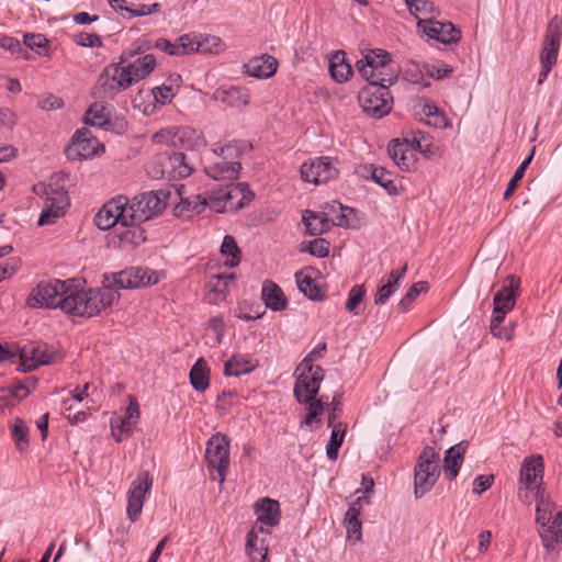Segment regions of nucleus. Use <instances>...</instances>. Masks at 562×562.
<instances>
[{"label":"nucleus","mask_w":562,"mask_h":562,"mask_svg":"<svg viewBox=\"0 0 562 562\" xmlns=\"http://www.w3.org/2000/svg\"><path fill=\"white\" fill-rule=\"evenodd\" d=\"M156 47L169 55L182 56L193 53L220 54L226 48L221 37H175L173 42L160 37Z\"/></svg>","instance_id":"nucleus-7"},{"label":"nucleus","mask_w":562,"mask_h":562,"mask_svg":"<svg viewBox=\"0 0 562 562\" xmlns=\"http://www.w3.org/2000/svg\"><path fill=\"white\" fill-rule=\"evenodd\" d=\"M21 266L19 258H9L0 263V282L13 276Z\"/></svg>","instance_id":"nucleus-59"},{"label":"nucleus","mask_w":562,"mask_h":562,"mask_svg":"<svg viewBox=\"0 0 562 562\" xmlns=\"http://www.w3.org/2000/svg\"><path fill=\"white\" fill-rule=\"evenodd\" d=\"M221 252L227 257L226 266L235 268L240 263L241 251L236 243L235 237L226 235L221 246Z\"/></svg>","instance_id":"nucleus-47"},{"label":"nucleus","mask_w":562,"mask_h":562,"mask_svg":"<svg viewBox=\"0 0 562 562\" xmlns=\"http://www.w3.org/2000/svg\"><path fill=\"white\" fill-rule=\"evenodd\" d=\"M301 178L305 182L321 184L326 183L338 176V169L331 158L321 156L310 159L301 166Z\"/></svg>","instance_id":"nucleus-20"},{"label":"nucleus","mask_w":562,"mask_h":562,"mask_svg":"<svg viewBox=\"0 0 562 562\" xmlns=\"http://www.w3.org/2000/svg\"><path fill=\"white\" fill-rule=\"evenodd\" d=\"M140 52L142 46L134 43L132 48L123 50L119 63L108 65L92 88L93 97L113 99L120 92L145 79L156 67V58L153 54H146L125 65L131 57Z\"/></svg>","instance_id":"nucleus-2"},{"label":"nucleus","mask_w":562,"mask_h":562,"mask_svg":"<svg viewBox=\"0 0 562 562\" xmlns=\"http://www.w3.org/2000/svg\"><path fill=\"white\" fill-rule=\"evenodd\" d=\"M308 252L318 258H325L329 254V243L324 238H316L308 243Z\"/></svg>","instance_id":"nucleus-58"},{"label":"nucleus","mask_w":562,"mask_h":562,"mask_svg":"<svg viewBox=\"0 0 562 562\" xmlns=\"http://www.w3.org/2000/svg\"><path fill=\"white\" fill-rule=\"evenodd\" d=\"M536 520L540 526L539 535L543 547L552 551L562 542V508L550 501L547 492L535 497Z\"/></svg>","instance_id":"nucleus-3"},{"label":"nucleus","mask_w":562,"mask_h":562,"mask_svg":"<svg viewBox=\"0 0 562 562\" xmlns=\"http://www.w3.org/2000/svg\"><path fill=\"white\" fill-rule=\"evenodd\" d=\"M383 83H368L358 94V101L362 111L372 119H382L393 108V95Z\"/></svg>","instance_id":"nucleus-8"},{"label":"nucleus","mask_w":562,"mask_h":562,"mask_svg":"<svg viewBox=\"0 0 562 562\" xmlns=\"http://www.w3.org/2000/svg\"><path fill=\"white\" fill-rule=\"evenodd\" d=\"M29 393H30L29 390L22 384L13 386V387H1L0 389V411H3L7 407L15 405L16 402H20Z\"/></svg>","instance_id":"nucleus-45"},{"label":"nucleus","mask_w":562,"mask_h":562,"mask_svg":"<svg viewBox=\"0 0 562 562\" xmlns=\"http://www.w3.org/2000/svg\"><path fill=\"white\" fill-rule=\"evenodd\" d=\"M157 162L161 166V171H150V176L155 179L186 178L193 171L187 156L181 151L160 154L157 156Z\"/></svg>","instance_id":"nucleus-19"},{"label":"nucleus","mask_w":562,"mask_h":562,"mask_svg":"<svg viewBox=\"0 0 562 562\" xmlns=\"http://www.w3.org/2000/svg\"><path fill=\"white\" fill-rule=\"evenodd\" d=\"M261 299L266 306L274 312L286 310L289 305L288 297L283 290L272 280H265L261 289Z\"/></svg>","instance_id":"nucleus-33"},{"label":"nucleus","mask_w":562,"mask_h":562,"mask_svg":"<svg viewBox=\"0 0 562 562\" xmlns=\"http://www.w3.org/2000/svg\"><path fill=\"white\" fill-rule=\"evenodd\" d=\"M414 472V493L419 498L432 488L440 475L439 454L434 448L423 449Z\"/></svg>","instance_id":"nucleus-11"},{"label":"nucleus","mask_w":562,"mask_h":562,"mask_svg":"<svg viewBox=\"0 0 562 562\" xmlns=\"http://www.w3.org/2000/svg\"><path fill=\"white\" fill-rule=\"evenodd\" d=\"M114 283L121 289H133L156 284L158 273L143 267H131L113 274Z\"/></svg>","instance_id":"nucleus-22"},{"label":"nucleus","mask_w":562,"mask_h":562,"mask_svg":"<svg viewBox=\"0 0 562 562\" xmlns=\"http://www.w3.org/2000/svg\"><path fill=\"white\" fill-rule=\"evenodd\" d=\"M327 207H330L331 224L340 227L352 226L350 218L355 215V210L352 207L344 206L337 201H333Z\"/></svg>","instance_id":"nucleus-46"},{"label":"nucleus","mask_w":562,"mask_h":562,"mask_svg":"<svg viewBox=\"0 0 562 562\" xmlns=\"http://www.w3.org/2000/svg\"><path fill=\"white\" fill-rule=\"evenodd\" d=\"M560 38L561 37H544L539 54L541 70L539 72L538 85H542L544 82L553 66L557 64L561 45Z\"/></svg>","instance_id":"nucleus-28"},{"label":"nucleus","mask_w":562,"mask_h":562,"mask_svg":"<svg viewBox=\"0 0 562 562\" xmlns=\"http://www.w3.org/2000/svg\"><path fill=\"white\" fill-rule=\"evenodd\" d=\"M151 486L153 477L149 472L146 470L139 471L127 492L126 513L132 522L139 519L146 494L150 492Z\"/></svg>","instance_id":"nucleus-17"},{"label":"nucleus","mask_w":562,"mask_h":562,"mask_svg":"<svg viewBox=\"0 0 562 562\" xmlns=\"http://www.w3.org/2000/svg\"><path fill=\"white\" fill-rule=\"evenodd\" d=\"M544 461L542 456L535 454L524 459L518 480L517 495L520 502L530 505L535 497L546 492L543 484Z\"/></svg>","instance_id":"nucleus-6"},{"label":"nucleus","mask_w":562,"mask_h":562,"mask_svg":"<svg viewBox=\"0 0 562 562\" xmlns=\"http://www.w3.org/2000/svg\"><path fill=\"white\" fill-rule=\"evenodd\" d=\"M213 99L225 106L241 109L249 104L250 94L247 88L229 86L216 89L213 93Z\"/></svg>","instance_id":"nucleus-26"},{"label":"nucleus","mask_w":562,"mask_h":562,"mask_svg":"<svg viewBox=\"0 0 562 562\" xmlns=\"http://www.w3.org/2000/svg\"><path fill=\"white\" fill-rule=\"evenodd\" d=\"M65 153L69 160H87L103 154L104 145L83 127L74 134Z\"/></svg>","instance_id":"nucleus-14"},{"label":"nucleus","mask_w":562,"mask_h":562,"mask_svg":"<svg viewBox=\"0 0 562 562\" xmlns=\"http://www.w3.org/2000/svg\"><path fill=\"white\" fill-rule=\"evenodd\" d=\"M408 149L409 146L407 143L401 142L400 139H392L389 144L387 153L392 160L396 162Z\"/></svg>","instance_id":"nucleus-60"},{"label":"nucleus","mask_w":562,"mask_h":562,"mask_svg":"<svg viewBox=\"0 0 562 562\" xmlns=\"http://www.w3.org/2000/svg\"><path fill=\"white\" fill-rule=\"evenodd\" d=\"M268 536H270V531L257 525L247 533L245 549L250 562L266 561L268 554Z\"/></svg>","instance_id":"nucleus-23"},{"label":"nucleus","mask_w":562,"mask_h":562,"mask_svg":"<svg viewBox=\"0 0 562 562\" xmlns=\"http://www.w3.org/2000/svg\"><path fill=\"white\" fill-rule=\"evenodd\" d=\"M302 221L305 225L307 234L316 236L326 233L333 225L330 207H328L327 212H315L306 210L303 213Z\"/></svg>","instance_id":"nucleus-35"},{"label":"nucleus","mask_w":562,"mask_h":562,"mask_svg":"<svg viewBox=\"0 0 562 562\" xmlns=\"http://www.w3.org/2000/svg\"><path fill=\"white\" fill-rule=\"evenodd\" d=\"M69 204V198L65 191H55L53 195L47 196L45 201V206L38 218V225L54 224L57 218L64 216Z\"/></svg>","instance_id":"nucleus-25"},{"label":"nucleus","mask_w":562,"mask_h":562,"mask_svg":"<svg viewBox=\"0 0 562 562\" xmlns=\"http://www.w3.org/2000/svg\"><path fill=\"white\" fill-rule=\"evenodd\" d=\"M363 168L370 172L371 179L384 188L389 194L398 195L401 193L389 170L374 165L364 166Z\"/></svg>","instance_id":"nucleus-42"},{"label":"nucleus","mask_w":562,"mask_h":562,"mask_svg":"<svg viewBox=\"0 0 562 562\" xmlns=\"http://www.w3.org/2000/svg\"><path fill=\"white\" fill-rule=\"evenodd\" d=\"M83 123L109 130L111 125L109 106L100 102L91 104L83 115Z\"/></svg>","instance_id":"nucleus-39"},{"label":"nucleus","mask_w":562,"mask_h":562,"mask_svg":"<svg viewBox=\"0 0 562 562\" xmlns=\"http://www.w3.org/2000/svg\"><path fill=\"white\" fill-rule=\"evenodd\" d=\"M428 290V283L425 281H419L414 283L406 294L398 302V310L401 312H407L412 305V303L416 300V297L422 293Z\"/></svg>","instance_id":"nucleus-52"},{"label":"nucleus","mask_w":562,"mask_h":562,"mask_svg":"<svg viewBox=\"0 0 562 562\" xmlns=\"http://www.w3.org/2000/svg\"><path fill=\"white\" fill-rule=\"evenodd\" d=\"M206 329H210L215 334L216 341L220 344L225 334V322L223 316L211 317L206 322Z\"/></svg>","instance_id":"nucleus-61"},{"label":"nucleus","mask_w":562,"mask_h":562,"mask_svg":"<svg viewBox=\"0 0 562 562\" xmlns=\"http://www.w3.org/2000/svg\"><path fill=\"white\" fill-rule=\"evenodd\" d=\"M88 389L89 383H86L82 389L77 387L74 391H70L69 396L64 398L63 408L65 412H72L75 409V402H82L88 397Z\"/></svg>","instance_id":"nucleus-56"},{"label":"nucleus","mask_w":562,"mask_h":562,"mask_svg":"<svg viewBox=\"0 0 562 562\" xmlns=\"http://www.w3.org/2000/svg\"><path fill=\"white\" fill-rule=\"evenodd\" d=\"M94 224L102 231L132 224L128 220L127 198L119 195L104 203L94 216Z\"/></svg>","instance_id":"nucleus-15"},{"label":"nucleus","mask_w":562,"mask_h":562,"mask_svg":"<svg viewBox=\"0 0 562 562\" xmlns=\"http://www.w3.org/2000/svg\"><path fill=\"white\" fill-rule=\"evenodd\" d=\"M139 405L136 400L131 398L123 417L111 422V431L116 442H121L124 437L133 434L134 427L139 419Z\"/></svg>","instance_id":"nucleus-24"},{"label":"nucleus","mask_w":562,"mask_h":562,"mask_svg":"<svg viewBox=\"0 0 562 562\" xmlns=\"http://www.w3.org/2000/svg\"><path fill=\"white\" fill-rule=\"evenodd\" d=\"M366 289L363 285H353L346 302V310L355 315H359V307L364 299Z\"/></svg>","instance_id":"nucleus-54"},{"label":"nucleus","mask_w":562,"mask_h":562,"mask_svg":"<svg viewBox=\"0 0 562 562\" xmlns=\"http://www.w3.org/2000/svg\"><path fill=\"white\" fill-rule=\"evenodd\" d=\"M248 145L244 142L233 140L226 145H217L213 151L217 156L216 161L204 168L205 173L221 181H234L238 178L241 165L238 159Z\"/></svg>","instance_id":"nucleus-5"},{"label":"nucleus","mask_w":562,"mask_h":562,"mask_svg":"<svg viewBox=\"0 0 562 562\" xmlns=\"http://www.w3.org/2000/svg\"><path fill=\"white\" fill-rule=\"evenodd\" d=\"M362 504H368L367 495L357 497L348 508L345 516L347 538L353 542L360 541L362 537V524L359 519Z\"/></svg>","instance_id":"nucleus-30"},{"label":"nucleus","mask_w":562,"mask_h":562,"mask_svg":"<svg viewBox=\"0 0 562 562\" xmlns=\"http://www.w3.org/2000/svg\"><path fill=\"white\" fill-rule=\"evenodd\" d=\"M407 271V263L401 269L392 270L386 279L382 278L380 285L374 294V304L383 305L391 295L400 288V280L404 278Z\"/></svg>","instance_id":"nucleus-32"},{"label":"nucleus","mask_w":562,"mask_h":562,"mask_svg":"<svg viewBox=\"0 0 562 562\" xmlns=\"http://www.w3.org/2000/svg\"><path fill=\"white\" fill-rule=\"evenodd\" d=\"M151 94L157 103L165 105V104L171 102L176 92L172 87V83L171 85L162 83L161 86L154 88L151 90Z\"/></svg>","instance_id":"nucleus-57"},{"label":"nucleus","mask_w":562,"mask_h":562,"mask_svg":"<svg viewBox=\"0 0 562 562\" xmlns=\"http://www.w3.org/2000/svg\"><path fill=\"white\" fill-rule=\"evenodd\" d=\"M120 293L111 285L85 289L77 279L40 281L26 299L32 308H60L64 313L93 317L119 301Z\"/></svg>","instance_id":"nucleus-1"},{"label":"nucleus","mask_w":562,"mask_h":562,"mask_svg":"<svg viewBox=\"0 0 562 562\" xmlns=\"http://www.w3.org/2000/svg\"><path fill=\"white\" fill-rule=\"evenodd\" d=\"M0 49L24 59H29V50L49 56L50 41L47 37H22L20 42L18 37H0Z\"/></svg>","instance_id":"nucleus-18"},{"label":"nucleus","mask_w":562,"mask_h":562,"mask_svg":"<svg viewBox=\"0 0 562 562\" xmlns=\"http://www.w3.org/2000/svg\"><path fill=\"white\" fill-rule=\"evenodd\" d=\"M327 349L326 342H319L299 364L301 368L315 367L313 361L322 358Z\"/></svg>","instance_id":"nucleus-62"},{"label":"nucleus","mask_w":562,"mask_h":562,"mask_svg":"<svg viewBox=\"0 0 562 562\" xmlns=\"http://www.w3.org/2000/svg\"><path fill=\"white\" fill-rule=\"evenodd\" d=\"M423 114L427 117V124L438 128L448 126L447 119L443 113L434 103H426L422 110Z\"/></svg>","instance_id":"nucleus-53"},{"label":"nucleus","mask_w":562,"mask_h":562,"mask_svg":"<svg viewBox=\"0 0 562 562\" xmlns=\"http://www.w3.org/2000/svg\"><path fill=\"white\" fill-rule=\"evenodd\" d=\"M518 289L519 279H516L515 276H508L505 280L504 286L494 295V306L513 310Z\"/></svg>","instance_id":"nucleus-38"},{"label":"nucleus","mask_w":562,"mask_h":562,"mask_svg":"<svg viewBox=\"0 0 562 562\" xmlns=\"http://www.w3.org/2000/svg\"><path fill=\"white\" fill-rule=\"evenodd\" d=\"M113 238H117V246L131 249L146 240L145 231L138 224L121 225L114 229Z\"/></svg>","instance_id":"nucleus-31"},{"label":"nucleus","mask_w":562,"mask_h":562,"mask_svg":"<svg viewBox=\"0 0 562 562\" xmlns=\"http://www.w3.org/2000/svg\"><path fill=\"white\" fill-rule=\"evenodd\" d=\"M313 270H300L295 273V281L299 290L304 293L310 300L321 301L324 297V293L316 280L311 276Z\"/></svg>","instance_id":"nucleus-40"},{"label":"nucleus","mask_w":562,"mask_h":562,"mask_svg":"<svg viewBox=\"0 0 562 562\" xmlns=\"http://www.w3.org/2000/svg\"><path fill=\"white\" fill-rule=\"evenodd\" d=\"M424 69L428 77L434 78L436 80L448 78L453 72V68L443 61L426 64L424 66Z\"/></svg>","instance_id":"nucleus-55"},{"label":"nucleus","mask_w":562,"mask_h":562,"mask_svg":"<svg viewBox=\"0 0 562 562\" xmlns=\"http://www.w3.org/2000/svg\"><path fill=\"white\" fill-rule=\"evenodd\" d=\"M246 72L255 78L267 79L272 77L278 68V60L268 54L251 58L246 65Z\"/></svg>","instance_id":"nucleus-34"},{"label":"nucleus","mask_w":562,"mask_h":562,"mask_svg":"<svg viewBox=\"0 0 562 562\" xmlns=\"http://www.w3.org/2000/svg\"><path fill=\"white\" fill-rule=\"evenodd\" d=\"M468 446V441L463 440L446 451V456L443 459V470L446 476L449 480H453L457 477L461 464L463 462Z\"/></svg>","instance_id":"nucleus-36"},{"label":"nucleus","mask_w":562,"mask_h":562,"mask_svg":"<svg viewBox=\"0 0 562 562\" xmlns=\"http://www.w3.org/2000/svg\"><path fill=\"white\" fill-rule=\"evenodd\" d=\"M494 482V475H479L473 481V492L476 494H482L484 491L490 488Z\"/></svg>","instance_id":"nucleus-63"},{"label":"nucleus","mask_w":562,"mask_h":562,"mask_svg":"<svg viewBox=\"0 0 562 562\" xmlns=\"http://www.w3.org/2000/svg\"><path fill=\"white\" fill-rule=\"evenodd\" d=\"M356 67L368 82L392 86L397 81L398 71L391 55L381 48L370 49L356 63Z\"/></svg>","instance_id":"nucleus-4"},{"label":"nucleus","mask_w":562,"mask_h":562,"mask_svg":"<svg viewBox=\"0 0 562 562\" xmlns=\"http://www.w3.org/2000/svg\"><path fill=\"white\" fill-rule=\"evenodd\" d=\"M190 383L199 392H204L210 386V368L204 358H199L191 368Z\"/></svg>","instance_id":"nucleus-43"},{"label":"nucleus","mask_w":562,"mask_h":562,"mask_svg":"<svg viewBox=\"0 0 562 562\" xmlns=\"http://www.w3.org/2000/svg\"><path fill=\"white\" fill-rule=\"evenodd\" d=\"M331 430L330 440L326 448L328 459L336 460L338 457V450L341 447L346 434V424L337 423Z\"/></svg>","instance_id":"nucleus-49"},{"label":"nucleus","mask_w":562,"mask_h":562,"mask_svg":"<svg viewBox=\"0 0 562 562\" xmlns=\"http://www.w3.org/2000/svg\"><path fill=\"white\" fill-rule=\"evenodd\" d=\"M229 443L228 436L222 432L212 435L206 442L205 461L207 468L217 472L221 483L225 480L229 467Z\"/></svg>","instance_id":"nucleus-12"},{"label":"nucleus","mask_w":562,"mask_h":562,"mask_svg":"<svg viewBox=\"0 0 562 562\" xmlns=\"http://www.w3.org/2000/svg\"><path fill=\"white\" fill-rule=\"evenodd\" d=\"M234 281V273L212 274L205 286L207 290V302L211 304H220L225 301L229 293V286Z\"/></svg>","instance_id":"nucleus-27"},{"label":"nucleus","mask_w":562,"mask_h":562,"mask_svg":"<svg viewBox=\"0 0 562 562\" xmlns=\"http://www.w3.org/2000/svg\"><path fill=\"white\" fill-rule=\"evenodd\" d=\"M254 370L251 362L243 357L233 356L224 364V374L226 376H239Z\"/></svg>","instance_id":"nucleus-48"},{"label":"nucleus","mask_w":562,"mask_h":562,"mask_svg":"<svg viewBox=\"0 0 562 562\" xmlns=\"http://www.w3.org/2000/svg\"><path fill=\"white\" fill-rule=\"evenodd\" d=\"M19 357L23 372H30L43 364L54 362V355L48 351L47 345L31 341L19 349Z\"/></svg>","instance_id":"nucleus-21"},{"label":"nucleus","mask_w":562,"mask_h":562,"mask_svg":"<svg viewBox=\"0 0 562 562\" xmlns=\"http://www.w3.org/2000/svg\"><path fill=\"white\" fill-rule=\"evenodd\" d=\"M194 131L192 130H189V128H181V130H176V128H166V130H160L158 132H156L153 137H151V140L155 143V144H170L172 146H176V138L179 139V140H183L184 138L187 137H190L191 134H193Z\"/></svg>","instance_id":"nucleus-44"},{"label":"nucleus","mask_w":562,"mask_h":562,"mask_svg":"<svg viewBox=\"0 0 562 562\" xmlns=\"http://www.w3.org/2000/svg\"><path fill=\"white\" fill-rule=\"evenodd\" d=\"M254 510L257 516V526L273 527L280 522L281 512L278 501L269 497L260 498L255 503Z\"/></svg>","instance_id":"nucleus-29"},{"label":"nucleus","mask_w":562,"mask_h":562,"mask_svg":"<svg viewBox=\"0 0 562 562\" xmlns=\"http://www.w3.org/2000/svg\"><path fill=\"white\" fill-rule=\"evenodd\" d=\"M302 404L305 405L307 413H306L304 419L301 422V427H304V426L311 427L314 422L321 423L319 416L323 414L324 406L326 404L324 398L315 397L314 400H311L308 402H303Z\"/></svg>","instance_id":"nucleus-50"},{"label":"nucleus","mask_w":562,"mask_h":562,"mask_svg":"<svg viewBox=\"0 0 562 562\" xmlns=\"http://www.w3.org/2000/svg\"><path fill=\"white\" fill-rule=\"evenodd\" d=\"M329 72L331 78L339 82H346L352 76V67L346 61V53L344 50H336L329 58Z\"/></svg>","instance_id":"nucleus-37"},{"label":"nucleus","mask_w":562,"mask_h":562,"mask_svg":"<svg viewBox=\"0 0 562 562\" xmlns=\"http://www.w3.org/2000/svg\"><path fill=\"white\" fill-rule=\"evenodd\" d=\"M29 428L21 418H15L12 425L11 435L19 451H24L29 445Z\"/></svg>","instance_id":"nucleus-51"},{"label":"nucleus","mask_w":562,"mask_h":562,"mask_svg":"<svg viewBox=\"0 0 562 562\" xmlns=\"http://www.w3.org/2000/svg\"><path fill=\"white\" fill-rule=\"evenodd\" d=\"M295 373L297 374L294 384V396L299 403L314 400L319 391L322 381L324 380V370L321 366L301 368L297 366Z\"/></svg>","instance_id":"nucleus-16"},{"label":"nucleus","mask_w":562,"mask_h":562,"mask_svg":"<svg viewBox=\"0 0 562 562\" xmlns=\"http://www.w3.org/2000/svg\"><path fill=\"white\" fill-rule=\"evenodd\" d=\"M254 198V193L245 182L231 183L211 198V207L216 212L225 210L236 211L243 209Z\"/></svg>","instance_id":"nucleus-13"},{"label":"nucleus","mask_w":562,"mask_h":562,"mask_svg":"<svg viewBox=\"0 0 562 562\" xmlns=\"http://www.w3.org/2000/svg\"><path fill=\"white\" fill-rule=\"evenodd\" d=\"M63 105L64 101L54 94H48L38 100V106L47 111L60 109Z\"/></svg>","instance_id":"nucleus-64"},{"label":"nucleus","mask_w":562,"mask_h":562,"mask_svg":"<svg viewBox=\"0 0 562 562\" xmlns=\"http://www.w3.org/2000/svg\"><path fill=\"white\" fill-rule=\"evenodd\" d=\"M168 198L169 192L164 190L137 194L131 203L127 201L128 220L132 224H140L150 220L165 210Z\"/></svg>","instance_id":"nucleus-9"},{"label":"nucleus","mask_w":562,"mask_h":562,"mask_svg":"<svg viewBox=\"0 0 562 562\" xmlns=\"http://www.w3.org/2000/svg\"><path fill=\"white\" fill-rule=\"evenodd\" d=\"M206 204L207 202L204 196L195 194L181 199V201L175 206L173 211L177 216L192 217L193 215L202 213Z\"/></svg>","instance_id":"nucleus-41"},{"label":"nucleus","mask_w":562,"mask_h":562,"mask_svg":"<svg viewBox=\"0 0 562 562\" xmlns=\"http://www.w3.org/2000/svg\"><path fill=\"white\" fill-rule=\"evenodd\" d=\"M412 14L418 21L417 26L422 30L424 35H452L461 34L459 30L451 22L436 21L432 16L435 10L434 3L428 0H405Z\"/></svg>","instance_id":"nucleus-10"}]
</instances>
